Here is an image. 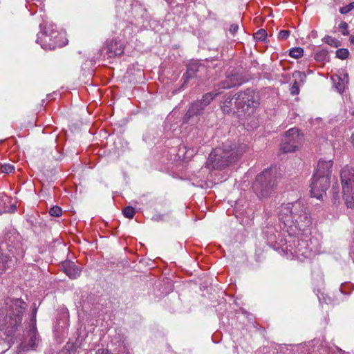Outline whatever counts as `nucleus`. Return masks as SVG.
I'll return each mask as SVG.
<instances>
[{
	"mask_svg": "<svg viewBox=\"0 0 354 354\" xmlns=\"http://www.w3.org/2000/svg\"><path fill=\"white\" fill-rule=\"evenodd\" d=\"M278 217L283 229L291 236H297L311 225L306 207L300 201L282 204L278 208Z\"/></svg>",
	"mask_w": 354,
	"mask_h": 354,
	"instance_id": "obj_1",
	"label": "nucleus"
},
{
	"mask_svg": "<svg viewBox=\"0 0 354 354\" xmlns=\"http://www.w3.org/2000/svg\"><path fill=\"white\" fill-rule=\"evenodd\" d=\"M241 155V153L236 149L234 144L225 142L212 150L209 155L207 166L214 169H221L238 160Z\"/></svg>",
	"mask_w": 354,
	"mask_h": 354,
	"instance_id": "obj_2",
	"label": "nucleus"
},
{
	"mask_svg": "<svg viewBox=\"0 0 354 354\" xmlns=\"http://www.w3.org/2000/svg\"><path fill=\"white\" fill-rule=\"evenodd\" d=\"M26 304L21 299H17L12 301L10 306L9 317L6 318V323L0 325L1 330H4L8 336H10L21 324Z\"/></svg>",
	"mask_w": 354,
	"mask_h": 354,
	"instance_id": "obj_3",
	"label": "nucleus"
},
{
	"mask_svg": "<svg viewBox=\"0 0 354 354\" xmlns=\"http://www.w3.org/2000/svg\"><path fill=\"white\" fill-rule=\"evenodd\" d=\"M342 196L347 207L354 205V169L346 166L340 173Z\"/></svg>",
	"mask_w": 354,
	"mask_h": 354,
	"instance_id": "obj_4",
	"label": "nucleus"
},
{
	"mask_svg": "<svg viewBox=\"0 0 354 354\" xmlns=\"http://www.w3.org/2000/svg\"><path fill=\"white\" fill-rule=\"evenodd\" d=\"M276 186V180L270 169H265L259 174L253 184V189L260 198L268 196Z\"/></svg>",
	"mask_w": 354,
	"mask_h": 354,
	"instance_id": "obj_5",
	"label": "nucleus"
},
{
	"mask_svg": "<svg viewBox=\"0 0 354 354\" xmlns=\"http://www.w3.org/2000/svg\"><path fill=\"white\" fill-rule=\"evenodd\" d=\"M234 104L238 110L241 109L243 112L250 113L259 102L255 98L254 91L247 89L237 94Z\"/></svg>",
	"mask_w": 354,
	"mask_h": 354,
	"instance_id": "obj_6",
	"label": "nucleus"
},
{
	"mask_svg": "<svg viewBox=\"0 0 354 354\" xmlns=\"http://www.w3.org/2000/svg\"><path fill=\"white\" fill-rule=\"evenodd\" d=\"M303 137L295 128L287 131L281 140V150L284 153L295 151L301 145Z\"/></svg>",
	"mask_w": 354,
	"mask_h": 354,
	"instance_id": "obj_7",
	"label": "nucleus"
},
{
	"mask_svg": "<svg viewBox=\"0 0 354 354\" xmlns=\"http://www.w3.org/2000/svg\"><path fill=\"white\" fill-rule=\"evenodd\" d=\"M330 185V179L324 176L314 175L310 183V192L313 197L320 199Z\"/></svg>",
	"mask_w": 354,
	"mask_h": 354,
	"instance_id": "obj_8",
	"label": "nucleus"
},
{
	"mask_svg": "<svg viewBox=\"0 0 354 354\" xmlns=\"http://www.w3.org/2000/svg\"><path fill=\"white\" fill-rule=\"evenodd\" d=\"M294 248L290 250L292 254L295 255L299 259L308 258L312 254V250L308 246V241L300 239L297 236L293 241Z\"/></svg>",
	"mask_w": 354,
	"mask_h": 354,
	"instance_id": "obj_9",
	"label": "nucleus"
},
{
	"mask_svg": "<svg viewBox=\"0 0 354 354\" xmlns=\"http://www.w3.org/2000/svg\"><path fill=\"white\" fill-rule=\"evenodd\" d=\"M333 162L331 160L320 159L318 161L314 175L327 177L330 179Z\"/></svg>",
	"mask_w": 354,
	"mask_h": 354,
	"instance_id": "obj_10",
	"label": "nucleus"
},
{
	"mask_svg": "<svg viewBox=\"0 0 354 354\" xmlns=\"http://www.w3.org/2000/svg\"><path fill=\"white\" fill-rule=\"evenodd\" d=\"M49 34L53 39L52 42L41 44V48L44 50H53L57 47H62L64 43L62 41V35L57 30H49Z\"/></svg>",
	"mask_w": 354,
	"mask_h": 354,
	"instance_id": "obj_11",
	"label": "nucleus"
},
{
	"mask_svg": "<svg viewBox=\"0 0 354 354\" xmlns=\"http://www.w3.org/2000/svg\"><path fill=\"white\" fill-rule=\"evenodd\" d=\"M28 341H24L20 344L18 351L19 353H21L30 349H33L36 346L37 342L38 341V337L34 328L30 329L28 332Z\"/></svg>",
	"mask_w": 354,
	"mask_h": 354,
	"instance_id": "obj_12",
	"label": "nucleus"
},
{
	"mask_svg": "<svg viewBox=\"0 0 354 354\" xmlns=\"http://www.w3.org/2000/svg\"><path fill=\"white\" fill-rule=\"evenodd\" d=\"M241 82L239 81L238 76L236 75H227L226 78L218 84V88H216L218 91H221L223 89L230 88L236 86L241 85Z\"/></svg>",
	"mask_w": 354,
	"mask_h": 354,
	"instance_id": "obj_13",
	"label": "nucleus"
},
{
	"mask_svg": "<svg viewBox=\"0 0 354 354\" xmlns=\"http://www.w3.org/2000/svg\"><path fill=\"white\" fill-rule=\"evenodd\" d=\"M107 49L109 57L122 55L124 53V44L118 41L111 40L107 42Z\"/></svg>",
	"mask_w": 354,
	"mask_h": 354,
	"instance_id": "obj_14",
	"label": "nucleus"
},
{
	"mask_svg": "<svg viewBox=\"0 0 354 354\" xmlns=\"http://www.w3.org/2000/svg\"><path fill=\"white\" fill-rule=\"evenodd\" d=\"M64 272L71 279H74L80 276L81 268L73 262H66L64 266Z\"/></svg>",
	"mask_w": 354,
	"mask_h": 354,
	"instance_id": "obj_15",
	"label": "nucleus"
},
{
	"mask_svg": "<svg viewBox=\"0 0 354 354\" xmlns=\"http://www.w3.org/2000/svg\"><path fill=\"white\" fill-rule=\"evenodd\" d=\"M205 107L199 100L193 102L185 114V119L189 120L192 117L201 114Z\"/></svg>",
	"mask_w": 354,
	"mask_h": 354,
	"instance_id": "obj_16",
	"label": "nucleus"
},
{
	"mask_svg": "<svg viewBox=\"0 0 354 354\" xmlns=\"http://www.w3.org/2000/svg\"><path fill=\"white\" fill-rule=\"evenodd\" d=\"M331 79L333 82L334 86L336 88L337 91L339 93H343L344 91V88H345V85H346V84L348 83V74L344 73V78H342L340 76L335 75H333L331 77Z\"/></svg>",
	"mask_w": 354,
	"mask_h": 354,
	"instance_id": "obj_17",
	"label": "nucleus"
},
{
	"mask_svg": "<svg viewBox=\"0 0 354 354\" xmlns=\"http://www.w3.org/2000/svg\"><path fill=\"white\" fill-rule=\"evenodd\" d=\"M221 93V91H218L217 90L215 89V91H214L209 92L203 95L201 100L199 101L201 102V103H203V104L205 106H207L217 95H218Z\"/></svg>",
	"mask_w": 354,
	"mask_h": 354,
	"instance_id": "obj_18",
	"label": "nucleus"
},
{
	"mask_svg": "<svg viewBox=\"0 0 354 354\" xmlns=\"http://www.w3.org/2000/svg\"><path fill=\"white\" fill-rule=\"evenodd\" d=\"M41 36H38L37 42L40 44H48L52 42L53 39L49 34V28H46L44 32L41 33Z\"/></svg>",
	"mask_w": 354,
	"mask_h": 354,
	"instance_id": "obj_19",
	"label": "nucleus"
},
{
	"mask_svg": "<svg viewBox=\"0 0 354 354\" xmlns=\"http://www.w3.org/2000/svg\"><path fill=\"white\" fill-rule=\"evenodd\" d=\"M11 263V259L6 255L0 256V273L5 271Z\"/></svg>",
	"mask_w": 354,
	"mask_h": 354,
	"instance_id": "obj_20",
	"label": "nucleus"
},
{
	"mask_svg": "<svg viewBox=\"0 0 354 354\" xmlns=\"http://www.w3.org/2000/svg\"><path fill=\"white\" fill-rule=\"evenodd\" d=\"M198 70L196 64H191L188 66L187 72L184 74V77L187 79L192 78Z\"/></svg>",
	"mask_w": 354,
	"mask_h": 354,
	"instance_id": "obj_21",
	"label": "nucleus"
},
{
	"mask_svg": "<svg viewBox=\"0 0 354 354\" xmlns=\"http://www.w3.org/2000/svg\"><path fill=\"white\" fill-rule=\"evenodd\" d=\"M234 98L228 97L224 102L221 106L223 113H229L232 111V101Z\"/></svg>",
	"mask_w": 354,
	"mask_h": 354,
	"instance_id": "obj_22",
	"label": "nucleus"
},
{
	"mask_svg": "<svg viewBox=\"0 0 354 354\" xmlns=\"http://www.w3.org/2000/svg\"><path fill=\"white\" fill-rule=\"evenodd\" d=\"M324 41L325 43L328 44V45L333 47L337 48L339 46V41L337 39L331 36L325 37Z\"/></svg>",
	"mask_w": 354,
	"mask_h": 354,
	"instance_id": "obj_23",
	"label": "nucleus"
},
{
	"mask_svg": "<svg viewBox=\"0 0 354 354\" xmlns=\"http://www.w3.org/2000/svg\"><path fill=\"white\" fill-rule=\"evenodd\" d=\"M124 216L128 218H133L136 214L135 209L131 206L124 207L122 210Z\"/></svg>",
	"mask_w": 354,
	"mask_h": 354,
	"instance_id": "obj_24",
	"label": "nucleus"
},
{
	"mask_svg": "<svg viewBox=\"0 0 354 354\" xmlns=\"http://www.w3.org/2000/svg\"><path fill=\"white\" fill-rule=\"evenodd\" d=\"M304 50L301 48H294L290 50V56L294 58H299L303 55Z\"/></svg>",
	"mask_w": 354,
	"mask_h": 354,
	"instance_id": "obj_25",
	"label": "nucleus"
},
{
	"mask_svg": "<svg viewBox=\"0 0 354 354\" xmlns=\"http://www.w3.org/2000/svg\"><path fill=\"white\" fill-rule=\"evenodd\" d=\"M49 214L52 216L59 217L62 214V209L59 206H53L50 209Z\"/></svg>",
	"mask_w": 354,
	"mask_h": 354,
	"instance_id": "obj_26",
	"label": "nucleus"
},
{
	"mask_svg": "<svg viewBox=\"0 0 354 354\" xmlns=\"http://www.w3.org/2000/svg\"><path fill=\"white\" fill-rule=\"evenodd\" d=\"M348 50L346 48H340L336 50V56L337 57L344 59L348 56Z\"/></svg>",
	"mask_w": 354,
	"mask_h": 354,
	"instance_id": "obj_27",
	"label": "nucleus"
},
{
	"mask_svg": "<svg viewBox=\"0 0 354 354\" xmlns=\"http://www.w3.org/2000/svg\"><path fill=\"white\" fill-rule=\"evenodd\" d=\"M266 36H267V32H266V30H264V29H260L254 34V38L259 41L264 40L266 39Z\"/></svg>",
	"mask_w": 354,
	"mask_h": 354,
	"instance_id": "obj_28",
	"label": "nucleus"
},
{
	"mask_svg": "<svg viewBox=\"0 0 354 354\" xmlns=\"http://www.w3.org/2000/svg\"><path fill=\"white\" fill-rule=\"evenodd\" d=\"M1 169L3 173L10 174L15 171V167L11 164L6 163L1 166Z\"/></svg>",
	"mask_w": 354,
	"mask_h": 354,
	"instance_id": "obj_29",
	"label": "nucleus"
},
{
	"mask_svg": "<svg viewBox=\"0 0 354 354\" xmlns=\"http://www.w3.org/2000/svg\"><path fill=\"white\" fill-rule=\"evenodd\" d=\"M354 9V1L348 3V5L342 7L339 9V12L342 14H347Z\"/></svg>",
	"mask_w": 354,
	"mask_h": 354,
	"instance_id": "obj_30",
	"label": "nucleus"
},
{
	"mask_svg": "<svg viewBox=\"0 0 354 354\" xmlns=\"http://www.w3.org/2000/svg\"><path fill=\"white\" fill-rule=\"evenodd\" d=\"M338 28L342 32V34L343 35H348V24L346 22L341 21L340 24L338 25Z\"/></svg>",
	"mask_w": 354,
	"mask_h": 354,
	"instance_id": "obj_31",
	"label": "nucleus"
},
{
	"mask_svg": "<svg viewBox=\"0 0 354 354\" xmlns=\"http://www.w3.org/2000/svg\"><path fill=\"white\" fill-rule=\"evenodd\" d=\"M299 88L298 84H297V81H295V82L291 86L290 93L292 95H295L299 94Z\"/></svg>",
	"mask_w": 354,
	"mask_h": 354,
	"instance_id": "obj_32",
	"label": "nucleus"
},
{
	"mask_svg": "<svg viewBox=\"0 0 354 354\" xmlns=\"http://www.w3.org/2000/svg\"><path fill=\"white\" fill-rule=\"evenodd\" d=\"M290 35V31L286 30H281L279 32V39L281 40H285Z\"/></svg>",
	"mask_w": 354,
	"mask_h": 354,
	"instance_id": "obj_33",
	"label": "nucleus"
},
{
	"mask_svg": "<svg viewBox=\"0 0 354 354\" xmlns=\"http://www.w3.org/2000/svg\"><path fill=\"white\" fill-rule=\"evenodd\" d=\"M238 29V24H233L230 26L229 30L232 35H234L237 32Z\"/></svg>",
	"mask_w": 354,
	"mask_h": 354,
	"instance_id": "obj_34",
	"label": "nucleus"
},
{
	"mask_svg": "<svg viewBox=\"0 0 354 354\" xmlns=\"http://www.w3.org/2000/svg\"><path fill=\"white\" fill-rule=\"evenodd\" d=\"M326 56V52L322 51L316 54L315 57L317 59H324Z\"/></svg>",
	"mask_w": 354,
	"mask_h": 354,
	"instance_id": "obj_35",
	"label": "nucleus"
},
{
	"mask_svg": "<svg viewBox=\"0 0 354 354\" xmlns=\"http://www.w3.org/2000/svg\"><path fill=\"white\" fill-rule=\"evenodd\" d=\"M95 354H112L108 350L106 349H98Z\"/></svg>",
	"mask_w": 354,
	"mask_h": 354,
	"instance_id": "obj_36",
	"label": "nucleus"
},
{
	"mask_svg": "<svg viewBox=\"0 0 354 354\" xmlns=\"http://www.w3.org/2000/svg\"><path fill=\"white\" fill-rule=\"evenodd\" d=\"M351 43L354 45V35L350 37Z\"/></svg>",
	"mask_w": 354,
	"mask_h": 354,
	"instance_id": "obj_37",
	"label": "nucleus"
},
{
	"mask_svg": "<svg viewBox=\"0 0 354 354\" xmlns=\"http://www.w3.org/2000/svg\"><path fill=\"white\" fill-rule=\"evenodd\" d=\"M352 255H353V257L354 259V245L352 248Z\"/></svg>",
	"mask_w": 354,
	"mask_h": 354,
	"instance_id": "obj_38",
	"label": "nucleus"
},
{
	"mask_svg": "<svg viewBox=\"0 0 354 354\" xmlns=\"http://www.w3.org/2000/svg\"><path fill=\"white\" fill-rule=\"evenodd\" d=\"M35 315H36V310H34V311H33V316H34V318H35Z\"/></svg>",
	"mask_w": 354,
	"mask_h": 354,
	"instance_id": "obj_39",
	"label": "nucleus"
},
{
	"mask_svg": "<svg viewBox=\"0 0 354 354\" xmlns=\"http://www.w3.org/2000/svg\"><path fill=\"white\" fill-rule=\"evenodd\" d=\"M296 73H297V75H301L300 72H297Z\"/></svg>",
	"mask_w": 354,
	"mask_h": 354,
	"instance_id": "obj_40",
	"label": "nucleus"
}]
</instances>
